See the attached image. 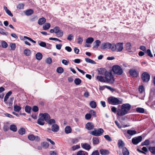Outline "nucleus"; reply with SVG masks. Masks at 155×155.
<instances>
[{
  "mask_svg": "<svg viewBox=\"0 0 155 155\" xmlns=\"http://www.w3.org/2000/svg\"><path fill=\"white\" fill-rule=\"evenodd\" d=\"M130 108L131 106L129 104H124L122 105L121 109H117V114L120 116L124 115L128 113Z\"/></svg>",
  "mask_w": 155,
  "mask_h": 155,
  "instance_id": "1",
  "label": "nucleus"
},
{
  "mask_svg": "<svg viewBox=\"0 0 155 155\" xmlns=\"http://www.w3.org/2000/svg\"><path fill=\"white\" fill-rule=\"evenodd\" d=\"M108 103L113 105H118L122 103V100L120 98L111 96L107 98Z\"/></svg>",
  "mask_w": 155,
  "mask_h": 155,
  "instance_id": "2",
  "label": "nucleus"
},
{
  "mask_svg": "<svg viewBox=\"0 0 155 155\" xmlns=\"http://www.w3.org/2000/svg\"><path fill=\"white\" fill-rule=\"evenodd\" d=\"M105 75L107 83H112L114 82V79L111 72L106 71L105 73Z\"/></svg>",
  "mask_w": 155,
  "mask_h": 155,
  "instance_id": "3",
  "label": "nucleus"
},
{
  "mask_svg": "<svg viewBox=\"0 0 155 155\" xmlns=\"http://www.w3.org/2000/svg\"><path fill=\"white\" fill-rule=\"evenodd\" d=\"M112 70L114 73L120 75L123 73V71L121 67L118 65H114L112 67Z\"/></svg>",
  "mask_w": 155,
  "mask_h": 155,
  "instance_id": "4",
  "label": "nucleus"
},
{
  "mask_svg": "<svg viewBox=\"0 0 155 155\" xmlns=\"http://www.w3.org/2000/svg\"><path fill=\"white\" fill-rule=\"evenodd\" d=\"M104 132V130L102 128H99L91 131L90 134L95 136H99L102 135Z\"/></svg>",
  "mask_w": 155,
  "mask_h": 155,
  "instance_id": "5",
  "label": "nucleus"
},
{
  "mask_svg": "<svg viewBox=\"0 0 155 155\" xmlns=\"http://www.w3.org/2000/svg\"><path fill=\"white\" fill-rule=\"evenodd\" d=\"M43 116L45 115V121L49 125H51L52 124H54L55 123V120L54 119H50V115L47 113H45V114H42Z\"/></svg>",
  "mask_w": 155,
  "mask_h": 155,
  "instance_id": "6",
  "label": "nucleus"
},
{
  "mask_svg": "<svg viewBox=\"0 0 155 155\" xmlns=\"http://www.w3.org/2000/svg\"><path fill=\"white\" fill-rule=\"evenodd\" d=\"M141 78L143 82H147L150 79V76L148 73L145 72L142 74Z\"/></svg>",
  "mask_w": 155,
  "mask_h": 155,
  "instance_id": "7",
  "label": "nucleus"
},
{
  "mask_svg": "<svg viewBox=\"0 0 155 155\" xmlns=\"http://www.w3.org/2000/svg\"><path fill=\"white\" fill-rule=\"evenodd\" d=\"M45 115V113H41L39 115V118L37 121V123L41 125H43L45 124V118H44V117L45 118V116H43L42 114Z\"/></svg>",
  "mask_w": 155,
  "mask_h": 155,
  "instance_id": "8",
  "label": "nucleus"
},
{
  "mask_svg": "<svg viewBox=\"0 0 155 155\" xmlns=\"http://www.w3.org/2000/svg\"><path fill=\"white\" fill-rule=\"evenodd\" d=\"M142 137L141 136L136 137L132 138V142L133 144L137 145L142 141Z\"/></svg>",
  "mask_w": 155,
  "mask_h": 155,
  "instance_id": "9",
  "label": "nucleus"
},
{
  "mask_svg": "<svg viewBox=\"0 0 155 155\" xmlns=\"http://www.w3.org/2000/svg\"><path fill=\"white\" fill-rule=\"evenodd\" d=\"M129 73L130 75L133 77L137 78L138 76V73L135 69H130Z\"/></svg>",
  "mask_w": 155,
  "mask_h": 155,
  "instance_id": "10",
  "label": "nucleus"
},
{
  "mask_svg": "<svg viewBox=\"0 0 155 155\" xmlns=\"http://www.w3.org/2000/svg\"><path fill=\"white\" fill-rule=\"evenodd\" d=\"M116 51L117 52L121 51L123 49V43H117L116 44Z\"/></svg>",
  "mask_w": 155,
  "mask_h": 155,
  "instance_id": "11",
  "label": "nucleus"
},
{
  "mask_svg": "<svg viewBox=\"0 0 155 155\" xmlns=\"http://www.w3.org/2000/svg\"><path fill=\"white\" fill-rule=\"evenodd\" d=\"M110 45H111L110 43H103L101 44V48L102 49H104L107 48L110 49Z\"/></svg>",
  "mask_w": 155,
  "mask_h": 155,
  "instance_id": "12",
  "label": "nucleus"
},
{
  "mask_svg": "<svg viewBox=\"0 0 155 155\" xmlns=\"http://www.w3.org/2000/svg\"><path fill=\"white\" fill-rule=\"evenodd\" d=\"M94 127V125L91 122L87 123L85 125L86 128L88 130H91L93 129Z\"/></svg>",
  "mask_w": 155,
  "mask_h": 155,
  "instance_id": "13",
  "label": "nucleus"
},
{
  "mask_svg": "<svg viewBox=\"0 0 155 155\" xmlns=\"http://www.w3.org/2000/svg\"><path fill=\"white\" fill-rule=\"evenodd\" d=\"M51 129L52 131L57 132L59 131V128L57 124H54L52 126Z\"/></svg>",
  "mask_w": 155,
  "mask_h": 155,
  "instance_id": "14",
  "label": "nucleus"
},
{
  "mask_svg": "<svg viewBox=\"0 0 155 155\" xmlns=\"http://www.w3.org/2000/svg\"><path fill=\"white\" fill-rule=\"evenodd\" d=\"M14 100V97H11L10 98V100L8 102H5V103L7 105H8L9 107H8V108L10 109L11 108V107H11L12 106V104H13V101Z\"/></svg>",
  "mask_w": 155,
  "mask_h": 155,
  "instance_id": "15",
  "label": "nucleus"
},
{
  "mask_svg": "<svg viewBox=\"0 0 155 155\" xmlns=\"http://www.w3.org/2000/svg\"><path fill=\"white\" fill-rule=\"evenodd\" d=\"M100 152L102 155H108L110 153V152L108 150L104 149H100Z\"/></svg>",
  "mask_w": 155,
  "mask_h": 155,
  "instance_id": "16",
  "label": "nucleus"
},
{
  "mask_svg": "<svg viewBox=\"0 0 155 155\" xmlns=\"http://www.w3.org/2000/svg\"><path fill=\"white\" fill-rule=\"evenodd\" d=\"M97 78L101 82H107L106 77H104L101 76H97Z\"/></svg>",
  "mask_w": 155,
  "mask_h": 155,
  "instance_id": "17",
  "label": "nucleus"
},
{
  "mask_svg": "<svg viewBox=\"0 0 155 155\" xmlns=\"http://www.w3.org/2000/svg\"><path fill=\"white\" fill-rule=\"evenodd\" d=\"M81 146L83 148L88 150H89L91 148L90 145L86 143L81 144Z\"/></svg>",
  "mask_w": 155,
  "mask_h": 155,
  "instance_id": "18",
  "label": "nucleus"
},
{
  "mask_svg": "<svg viewBox=\"0 0 155 155\" xmlns=\"http://www.w3.org/2000/svg\"><path fill=\"white\" fill-rule=\"evenodd\" d=\"M125 144L123 141L121 140H119L118 143V147L120 149H123V148L124 147Z\"/></svg>",
  "mask_w": 155,
  "mask_h": 155,
  "instance_id": "19",
  "label": "nucleus"
},
{
  "mask_svg": "<svg viewBox=\"0 0 155 155\" xmlns=\"http://www.w3.org/2000/svg\"><path fill=\"white\" fill-rule=\"evenodd\" d=\"M122 153L123 155H129L130 154L129 151L126 147L123 148Z\"/></svg>",
  "mask_w": 155,
  "mask_h": 155,
  "instance_id": "20",
  "label": "nucleus"
},
{
  "mask_svg": "<svg viewBox=\"0 0 155 155\" xmlns=\"http://www.w3.org/2000/svg\"><path fill=\"white\" fill-rule=\"evenodd\" d=\"M34 13V11L32 9H29L25 11V13L27 16H30Z\"/></svg>",
  "mask_w": 155,
  "mask_h": 155,
  "instance_id": "21",
  "label": "nucleus"
},
{
  "mask_svg": "<svg viewBox=\"0 0 155 155\" xmlns=\"http://www.w3.org/2000/svg\"><path fill=\"white\" fill-rule=\"evenodd\" d=\"M125 48L127 51L130 52V51L131 48V45L130 43V42L127 43L125 45Z\"/></svg>",
  "mask_w": 155,
  "mask_h": 155,
  "instance_id": "22",
  "label": "nucleus"
},
{
  "mask_svg": "<svg viewBox=\"0 0 155 155\" xmlns=\"http://www.w3.org/2000/svg\"><path fill=\"white\" fill-rule=\"evenodd\" d=\"M92 141L93 145H97L99 143V138L96 137H93L92 138Z\"/></svg>",
  "mask_w": 155,
  "mask_h": 155,
  "instance_id": "23",
  "label": "nucleus"
},
{
  "mask_svg": "<svg viewBox=\"0 0 155 155\" xmlns=\"http://www.w3.org/2000/svg\"><path fill=\"white\" fill-rule=\"evenodd\" d=\"M64 131L66 134L71 133L72 131V129L70 126H67L65 128Z\"/></svg>",
  "mask_w": 155,
  "mask_h": 155,
  "instance_id": "24",
  "label": "nucleus"
},
{
  "mask_svg": "<svg viewBox=\"0 0 155 155\" xmlns=\"http://www.w3.org/2000/svg\"><path fill=\"white\" fill-rule=\"evenodd\" d=\"M12 94V92L11 91H9L6 94L5 97L4 99V101L5 102H6L8 99L9 96H10Z\"/></svg>",
  "mask_w": 155,
  "mask_h": 155,
  "instance_id": "25",
  "label": "nucleus"
},
{
  "mask_svg": "<svg viewBox=\"0 0 155 155\" xmlns=\"http://www.w3.org/2000/svg\"><path fill=\"white\" fill-rule=\"evenodd\" d=\"M46 22V19L44 17H42L40 18L38 21V23L39 25H42Z\"/></svg>",
  "mask_w": 155,
  "mask_h": 155,
  "instance_id": "26",
  "label": "nucleus"
},
{
  "mask_svg": "<svg viewBox=\"0 0 155 155\" xmlns=\"http://www.w3.org/2000/svg\"><path fill=\"white\" fill-rule=\"evenodd\" d=\"M137 132L134 130H128L127 131V134L130 135H133L137 134Z\"/></svg>",
  "mask_w": 155,
  "mask_h": 155,
  "instance_id": "27",
  "label": "nucleus"
},
{
  "mask_svg": "<svg viewBox=\"0 0 155 155\" xmlns=\"http://www.w3.org/2000/svg\"><path fill=\"white\" fill-rule=\"evenodd\" d=\"M101 42L99 40H96L94 42V44H95L94 46V48H97L100 45V44H101Z\"/></svg>",
  "mask_w": 155,
  "mask_h": 155,
  "instance_id": "28",
  "label": "nucleus"
},
{
  "mask_svg": "<svg viewBox=\"0 0 155 155\" xmlns=\"http://www.w3.org/2000/svg\"><path fill=\"white\" fill-rule=\"evenodd\" d=\"M36 58L38 60H41L42 58V55L40 52H38L35 55Z\"/></svg>",
  "mask_w": 155,
  "mask_h": 155,
  "instance_id": "29",
  "label": "nucleus"
},
{
  "mask_svg": "<svg viewBox=\"0 0 155 155\" xmlns=\"http://www.w3.org/2000/svg\"><path fill=\"white\" fill-rule=\"evenodd\" d=\"M10 129L14 132H16L17 130V127L14 124L11 125L10 126Z\"/></svg>",
  "mask_w": 155,
  "mask_h": 155,
  "instance_id": "30",
  "label": "nucleus"
},
{
  "mask_svg": "<svg viewBox=\"0 0 155 155\" xmlns=\"http://www.w3.org/2000/svg\"><path fill=\"white\" fill-rule=\"evenodd\" d=\"M90 107L93 108H95L97 106V104L94 101H92L90 103Z\"/></svg>",
  "mask_w": 155,
  "mask_h": 155,
  "instance_id": "31",
  "label": "nucleus"
},
{
  "mask_svg": "<svg viewBox=\"0 0 155 155\" xmlns=\"http://www.w3.org/2000/svg\"><path fill=\"white\" fill-rule=\"evenodd\" d=\"M85 61L88 63H90L91 64H95L96 62L93 60L88 58H86L85 59Z\"/></svg>",
  "mask_w": 155,
  "mask_h": 155,
  "instance_id": "32",
  "label": "nucleus"
},
{
  "mask_svg": "<svg viewBox=\"0 0 155 155\" xmlns=\"http://www.w3.org/2000/svg\"><path fill=\"white\" fill-rule=\"evenodd\" d=\"M110 48L113 51H116V44H110Z\"/></svg>",
  "mask_w": 155,
  "mask_h": 155,
  "instance_id": "33",
  "label": "nucleus"
},
{
  "mask_svg": "<svg viewBox=\"0 0 155 155\" xmlns=\"http://www.w3.org/2000/svg\"><path fill=\"white\" fill-rule=\"evenodd\" d=\"M51 26L50 24L49 23H46L43 27L44 30H47L49 29Z\"/></svg>",
  "mask_w": 155,
  "mask_h": 155,
  "instance_id": "34",
  "label": "nucleus"
},
{
  "mask_svg": "<svg viewBox=\"0 0 155 155\" xmlns=\"http://www.w3.org/2000/svg\"><path fill=\"white\" fill-rule=\"evenodd\" d=\"M136 111L139 113H143L145 111L144 109L142 108L138 107L136 109Z\"/></svg>",
  "mask_w": 155,
  "mask_h": 155,
  "instance_id": "35",
  "label": "nucleus"
},
{
  "mask_svg": "<svg viewBox=\"0 0 155 155\" xmlns=\"http://www.w3.org/2000/svg\"><path fill=\"white\" fill-rule=\"evenodd\" d=\"M0 30L1 31L0 34L2 35L7 36L8 34V32H5V30L2 28H0Z\"/></svg>",
  "mask_w": 155,
  "mask_h": 155,
  "instance_id": "36",
  "label": "nucleus"
},
{
  "mask_svg": "<svg viewBox=\"0 0 155 155\" xmlns=\"http://www.w3.org/2000/svg\"><path fill=\"white\" fill-rule=\"evenodd\" d=\"M24 54L27 56H29L31 54L30 50L28 49H26L24 51Z\"/></svg>",
  "mask_w": 155,
  "mask_h": 155,
  "instance_id": "37",
  "label": "nucleus"
},
{
  "mask_svg": "<svg viewBox=\"0 0 155 155\" xmlns=\"http://www.w3.org/2000/svg\"><path fill=\"white\" fill-rule=\"evenodd\" d=\"M94 41V38L92 37H89L86 40V43L88 44L92 43Z\"/></svg>",
  "mask_w": 155,
  "mask_h": 155,
  "instance_id": "38",
  "label": "nucleus"
},
{
  "mask_svg": "<svg viewBox=\"0 0 155 155\" xmlns=\"http://www.w3.org/2000/svg\"><path fill=\"white\" fill-rule=\"evenodd\" d=\"M77 155H88V153L86 152L80 150L78 152Z\"/></svg>",
  "mask_w": 155,
  "mask_h": 155,
  "instance_id": "39",
  "label": "nucleus"
},
{
  "mask_svg": "<svg viewBox=\"0 0 155 155\" xmlns=\"http://www.w3.org/2000/svg\"><path fill=\"white\" fill-rule=\"evenodd\" d=\"M19 134L21 135H23L25 133V130L24 128H21L18 131Z\"/></svg>",
  "mask_w": 155,
  "mask_h": 155,
  "instance_id": "40",
  "label": "nucleus"
},
{
  "mask_svg": "<svg viewBox=\"0 0 155 155\" xmlns=\"http://www.w3.org/2000/svg\"><path fill=\"white\" fill-rule=\"evenodd\" d=\"M74 82L76 85H78L81 83V81L80 79L77 78L74 80Z\"/></svg>",
  "mask_w": 155,
  "mask_h": 155,
  "instance_id": "41",
  "label": "nucleus"
},
{
  "mask_svg": "<svg viewBox=\"0 0 155 155\" xmlns=\"http://www.w3.org/2000/svg\"><path fill=\"white\" fill-rule=\"evenodd\" d=\"M1 45L3 48H6L8 47V44L5 41H2L1 42Z\"/></svg>",
  "mask_w": 155,
  "mask_h": 155,
  "instance_id": "42",
  "label": "nucleus"
},
{
  "mask_svg": "<svg viewBox=\"0 0 155 155\" xmlns=\"http://www.w3.org/2000/svg\"><path fill=\"white\" fill-rule=\"evenodd\" d=\"M21 107L15 105L14 106V110L16 112H19L21 109Z\"/></svg>",
  "mask_w": 155,
  "mask_h": 155,
  "instance_id": "43",
  "label": "nucleus"
},
{
  "mask_svg": "<svg viewBox=\"0 0 155 155\" xmlns=\"http://www.w3.org/2000/svg\"><path fill=\"white\" fill-rule=\"evenodd\" d=\"M149 150L151 153L155 154V147H151L149 148Z\"/></svg>",
  "mask_w": 155,
  "mask_h": 155,
  "instance_id": "44",
  "label": "nucleus"
},
{
  "mask_svg": "<svg viewBox=\"0 0 155 155\" xmlns=\"http://www.w3.org/2000/svg\"><path fill=\"white\" fill-rule=\"evenodd\" d=\"M31 107L27 105L25 107V111L29 114L31 112Z\"/></svg>",
  "mask_w": 155,
  "mask_h": 155,
  "instance_id": "45",
  "label": "nucleus"
},
{
  "mask_svg": "<svg viewBox=\"0 0 155 155\" xmlns=\"http://www.w3.org/2000/svg\"><path fill=\"white\" fill-rule=\"evenodd\" d=\"M56 71L59 73H62L64 72V69L61 67H59L57 68Z\"/></svg>",
  "mask_w": 155,
  "mask_h": 155,
  "instance_id": "46",
  "label": "nucleus"
},
{
  "mask_svg": "<svg viewBox=\"0 0 155 155\" xmlns=\"http://www.w3.org/2000/svg\"><path fill=\"white\" fill-rule=\"evenodd\" d=\"M38 43L41 47H45L46 46V43L45 42L38 41Z\"/></svg>",
  "mask_w": 155,
  "mask_h": 155,
  "instance_id": "47",
  "label": "nucleus"
},
{
  "mask_svg": "<svg viewBox=\"0 0 155 155\" xmlns=\"http://www.w3.org/2000/svg\"><path fill=\"white\" fill-rule=\"evenodd\" d=\"M24 5L22 3H20L18 4L17 6V9L20 10L24 9Z\"/></svg>",
  "mask_w": 155,
  "mask_h": 155,
  "instance_id": "48",
  "label": "nucleus"
},
{
  "mask_svg": "<svg viewBox=\"0 0 155 155\" xmlns=\"http://www.w3.org/2000/svg\"><path fill=\"white\" fill-rule=\"evenodd\" d=\"M28 139L31 141L34 140L35 139V137L33 135H30L28 136Z\"/></svg>",
  "mask_w": 155,
  "mask_h": 155,
  "instance_id": "49",
  "label": "nucleus"
},
{
  "mask_svg": "<svg viewBox=\"0 0 155 155\" xmlns=\"http://www.w3.org/2000/svg\"><path fill=\"white\" fill-rule=\"evenodd\" d=\"M42 146L45 148H47L49 147V144L48 143L46 142H44L41 143Z\"/></svg>",
  "mask_w": 155,
  "mask_h": 155,
  "instance_id": "50",
  "label": "nucleus"
},
{
  "mask_svg": "<svg viewBox=\"0 0 155 155\" xmlns=\"http://www.w3.org/2000/svg\"><path fill=\"white\" fill-rule=\"evenodd\" d=\"M150 144V141L148 140H146L143 142L142 143L141 145L142 146L147 145Z\"/></svg>",
  "mask_w": 155,
  "mask_h": 155,
  "instance_id": "51",
  "label": "nucleus"
},
{
  "mask_svg": "<svg viewBox=\"0 0 155 155\" xmlns=\"http://www.w3.org/2000/svg\"><path fill=\"white\" fill-rule=\"evenodd\" d=\"M10 46L11 48V50H15L16 48V45L15 43H11Z\"/></svg>",
  "mask_w": 155,
  "mask_h": 155,
  "instance_id": "52",
  "label": "nucleus"
},
{
  "mask_svg": "<svg viewBox=\"0 0 155 155\" xmlns=\"http://www.w3.org/2000/svg\"><path fill=\"white\" fill-rule=\"evenodd\" d=\"M104 137L106 139V140L109 141H112L111 138L108 135H106L104 136Z\"/></svg>",
  "mask_w": 155,
  "mask_h": 155,
  "instance_id": "53",
  "label": "nucleus"
},
{
  "mask_svg": "<svg viewBox=\"0 0 155 155\" xmlns=\"http://www.w3.org/2000/svg\"><path fill=\"white\" fill-rule=\"evenodd\" d=\"M89 113L91 116L92 115L94 117H96V113L94 110H91L89 111Z\"/></svg>",
  "mask_w": 155,
  "mask_h": 155,
  "instance_id": "54",
  "label": "nucleus"
},
{
  "mask_svg": "<svg viewBox=\"0 0 155 155\" xmlns=\"http://www.w3.org/2000/svg\"><path fill=\"white\" fill-rule=\"evenodd\" d=\"M146 53L147 54L148 56L151 57H153V55L152 54H151V51L150 49H147L146 51Z\"/></svg>",
  "mask_w": 155,
  "mask_h": 155,
  "instance_id": "55",
  "label": "nucleus"
},
{
  "mask_svg": "<svg viewBox=\"0 0 155 155\" xmlns=\"http://www.w3.org/2000/svg\"><path fill=\"white\" fill-rule=\"evenodd\" d=\"M144 90V88L143 85L140 86L139 87V91L140 93H142Z\"/></svg>",
  "mask_w": 155,
  "mask_h": 155,
  "instance_id": "56",
  "label": "nucleus"
},
{
  "mask_svg": "<svg viewBox=\"0 0 155 155\" xmlns=\"http://www.w3.org/2000/svg\"><path fill=\"white\" fill-rule=\"evenodd\" d=\"M54 33L56 34L58 33V32L60 30L59 27L56 26L54 28Z\"/></svg>",
  "mask_w": 155,
  "mask_h": 155,
  "instance_id": "57",
  "label": "nucleus"
},
{
  "mask_svg": "<svg viewBox=\"0 0 155 155\" xmlns=\"http://www.w3.org/2000/svg\"><path fill=\"white\" fill-rule=\"evenodd\" d=\"M52 62V60L51 58H48L46 59V62L48 64H51Z\"/></svg>",
  "mask_w": 155,
  "mask_h": 155,
  "instance_id": "58",
  "label": "nucleus"
},
{
  "mask_svg": "<svg viewBox=\"0 0 155 155\" xmlns=\"http://www.w3.org/2000/svg\"><path fill=\"white\" fill-rule=\"evenodd\" d=\"M91 117V115L90 114L87 113L85 115V118L87 120L90 119Z\"/></svg>",
  "mask_w": 155,
  "mask_h": 155,
  "instance_id": "59",
  "label": "nucleus"
},
{
  "mask_svg": "<svg viewBox=\"0 0 155 155\" xmlns=\"http://www.w3.org/2000/svg\"><path fill=\"white\" fill-rule=\"evenodd\" d=\"M56 34L57 35L58 37H61L63 35V32L62 30H60L59 31V32H58V33Z\"/></svg>",
  "mask_w": 155,
  "mask_h": 155,
  "instance_id": "60",
  "label": "nucleus"
},
{
  "mask_svg": "<svg viewBox=\"0 0 155 155\" xmlns=\"http://www.w3.org/2000/svg\"><path fill=\"white\" fill-rule=\"evenodd\" d=\"M32 110L34 112H37L38 111V107L36 106H34L32 107Z\"/></svg>",
  "mask_w": 155,
  "mask_h": 155,
  "instance_id": "61",
  "label": "nucleus"
},
{
  "mask_svg": "<svg viewBox=\"0 0 155 155\" xmlns=\"http://www.w3.org/2000/svg\"><path fill=\"white\" fill-rule=\"evenodd\" d=\"M77 40L78 41L77 42L78 44H81L82 42L83 41V39L81 37H79L78 38H77Z\"/></svg>",
  "mask_w": 155,
  "mask_h": 155,
  "instance_id": "62",
  "label": "nucleus"
},
{
  "mask_svg": "<svg viewBox=\"0 0 155 155\" xmlns=\"http://www.w3.org/2000/svg\"><path fill=\"white\" fill-rule=\"evenodd\" d=\"M24 38H25L27 39H28V40H29V41H32V42H33L34 43H36V41L33 40V39H32L31 38H30L29 37H28L27 36H24Z\"/></svg>",
  "mask_w": 155,
  "mask_h": 155,
  "instance_id": "63",
  "label": "nucleus"
},
{
  "mask_svg": "<svg viewBox=\"0 0 155 155\" xmlns=\"http://www.w3.org/2000/svg\"><path fill=\"white\" fill-rule=\"evenodd\" d=\"M73 36L72 34L69 35L67 37V39L69 41H71L73 39Z\"/></svg>",
  "mask_w": 155,
  "mask_h": 155,
  "instance_id": "64",
  "label": "nucleus"
}]
</instances>
